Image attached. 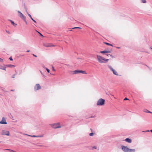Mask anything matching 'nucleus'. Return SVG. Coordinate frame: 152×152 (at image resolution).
Listing matches in <instances>:
<instances>
[{
  "mask_svg": "<svg viewBox=\"0 0 152 152\" xmlns=\"http://www.w3.org/2000/svg\"><path fill=\"white\" fill-rule=\"evenodd\" d=\"M94 134V133H90L89 135L90 136H93Z\"/></svg>",
  "mask_w": 152,
  "mask_h": 152,
  "instance_id": "nucleus-20",
  "label": "nucleus"
},
{
  "mask_svg": "<svg viewBox=\"0 0 152 152\" xmlns=\"http://www.w3.org/2000/svg\"><path fill=\"white\" fill-rule=\"evenodd\" d=\"M104 43L106 45H110L112 46H113V45H112L111 44H110V43H108L105 42Z\"/></svg>",
  "mask_w": 152,
  "mask_h": 152,
  "instance_id": "nucleus-17",
  "label": "nucleus"
},
{
  "mask_svg": "<svg viewBox=\"0 0 152 152\" xmlns=\"http://www.w3.org/2000/svg\"><path fill=\"white\" fill-rule=\"evenodd\" d=\"M2 134L3 135H5L7 136H9L10 135V132L9 131L3 130L2 132Z\"/></svg>",
  "mask_w": 152,
  "mask_h": 152,
  "instance_id": "nucleus-9",
  "label": "nucleus"
},
{
  "mask_svg": "<svg viewBox=\"0 0 152 152\" xmlns=\"http://www.w3.org/2000/svg\"><path fill=\"white\" fill-rule=\"evenodd\" d=\"M0 124H7V123L4 117H3L2 120L1 121H0Z\"/></svg>",
  "mask_w": 152,
  "mask_h": 152,
  "instance_id": "nucleus-11",
  "label": "nucleus"
},
{
  "mask_svg": "<svg viewBox=\"0 0 152 152\" xmlns=\"http://www.w3.org/2000/svg\"><path fill=\"white\" fill-rule=\"evenodd\" d=\"M11 91H14V90H11Z\"/></svg>",
  "mask_w": 152,
  "mask_h": 152,
  "instance_id": "nucleus-34",
  "label": "nucleus"
},
{
  "mask_svg": "<svg viewBox=\"0 0 152 152\" xmlns=\"http://www.w3.org/2000/svg\"><path fill=\"white\" fill-rule=\"evenodd\" d=\"M93 148H94V149H96V146H94L93 147Z\"/></svg>",
  "mask_w": 152,
  "mask_h": 152,
  "instance_id": "nucleus-25",
  "label": "nucleus"
},
{
  "mask_svg": "<svg viewBox=\"0 0 152 152\" xmlns=\"http://www.w3.org/2000/svg\"><path fill=\"white\" fill-rule=\"evenodd\" d=\"M104 102L105 100L101 98L98 100L96 104L97 105H103L104 104Z\"/></svg>",
  "mask_w": 152,
  "mask_h": 152,
  "instance_id": "nucleus-3",
  "label": "nucleus"
},
{
  "mask_svg": "<svg viewBox=\"0 0 152 152\" xmlns=\"http://www.w3.org/2000/svg\"><path fill=\"white\" fill-rule=\"evenodd\" d=\"M151 49H152V48H151Z\"/></svg>",
  "mask_w": 152,
  "mask_h": 152,
  "instance_id": "nucleus-40",
  "label": "nucleus"
},
{
  "mask_svg": "<svg viewBox=\"0 0 152 152\" xmlns=\"http://www.w3.org/2000/svg\"><path fill=\"white\" fill-rule=\"evenodd\" d=\"M40 35L42 37H43V36L41 34H40Z\"/></svg>",
  "mask_w": 152,
  "mask_h": 152,
  "instance_id": "nucleus-32",
  "label": "nucleus"
},
{
  "mask_svg": "<svg viewBox=\"0 0 152 152\" xmlns=\"http://www.w3.org/2000/svg\"><path fill=\"white\" fill-rule=\"evenodd\" d=\"M46 70L48 73L50 72V70L48 69V68H46Z\"/></svg>",
  "mask_w": 152,
  "mask_h": 152,
  "instance_id": "nucleus-22",
  "label": "nucleus"
},
{
  "mask_svg": "<svg viewBox=\"0 0 152 152\" xmlns=\"http://www.w3.org/2000/svg\"><path fill=\"white\" fill-rule=\"evenodd\" d=\"M11 60V61H12L13 59L12 58V57H10V58H9Z\"/></svg>",
  "mask_w": 152,
  "mask_h": 152,
  "instance_id": "nucleus-23",
  "label": "nucleus"
},
{
  "mask_svg": "<svg viewBox=\"0 0 152 152\" xmlns=\"http://www.w3.org/2000/svg\"><path fill=\"white\" fill-rule=\"evenodd\" d=\"M15 75H13V76H12V77L13 78H15Z\"/></svg>",
  "mask_w": 152,
  "mask_h": 152,
  "instance_id": "nucleus-30",
  "label": "nucleus"
},
{
  "mask_svg": "<svg viewBox=\"0 0 152 152\" xmlns=\"http://www.w3.org/2000/svg\"><path fill=\"white\" fill-rule=\"evenodd\" d=\"M10 21H11L12 24L14 26H15L16 25V24L14 23L13 21H12L11 20H10Z\"/></svg>",
  "mask_w": 152,
  "mask_h": 152,
  "instance_id": "nucleus-16",
  "label": "nucleus"
},
{
  "mask_svg": "<svg viewBox=\"0 0 152 152\" xmlns=\"http://www.w3.org/2000/svg\"><path fill=\"white\" fill-rule=\"evenodd\" d=\"M32 136L33 137H38L37 136H35V135Z\"/></svg>",
  "mask_w": 152,
  "mask_h": 152,
  "instance_id": "nucleus-31",
  "label": "nucleus"
},
{
  "mask_svg": "<svg viewBox=\"0 0 152 152\" xmlns=\"http://www.w3.org/2000/svg\"><path fill=\"white\" fill-rule=\"evenodd\" d=\"M98 61L100 63L107 62L109 59H105L102 56L97 55H96Z\"/></svg>",
  "mask_w": 152,
  "mask_h": 152,
  "instance_id": "nucleus-1",
  "label": "nucleus"
},
{
  "mask_svg": "<svg viewBox=\"0 0 152 152\" xmlns=\"http://www.w3.org/2000/svg\"><path fill=\"white\" fill-rule=\"evenodd\" d=\"M6 32H7V33L9 34H10V32L8 31H6Z\"/></svg>",
  "mask_w": 152,
  "mask_h": 152,
  "instance_id": "nucleus-28",
  "label": "nucleus"
},
{
  "mask_svg": "<svg viewBox=\"0 0 152 152\" xmlns=\"http://www.w3.org/2000/svg\"><path fill=\"white\" fill-rule=\"evenodd\" d=\"M7 66L9 67H15V66L14 65H12L11 64L8 65Z\"/></svg>",
  "mask_w": 152,
  "mask_h": 152,
  "instance_id": "nucleus-15",
  "label": "nucleus"
},
{
  "mask_svg": "<svg viewBox=\"0 0 152 152\" xmlns=\"http://www.w3.org/2000/svg\"><path fill=\"white\" fill-rule=\"evenodd\" d=\"M129 100V99L127 98H125L124 99V100Z\"/></svg>",
  "mask_w": 152,
  "mask_h": 152,
  "instance_id": "nucleus-26",
  "label": "nucleus"
},
{
  "mask_svg": "<svg viewBox=\"0 0 152 152\" xmlns=\"http://www.w3.org/2000/svg\"><path fill=\"white\" fill-rule=\"evenodd\" d=\"M121 148L124 152H134L135 151V149H131L127 148V147L122 146Z\"/></svg>",
  "mask_w": 152,
  "mask_h": 152,
  "instance_id": "nucleus-2",
  "label": "nucleus"
},
{
  "mask_svg": "<svg viewBox=\"0 0 152 152\" xmlns=\"http://www.w3.org/2000/svg\"><path fill=\"white\" fill-rule=\"evenodd\" d=\"M110 52L109 51H105V50L103 51H101L100 52V53H110Z\"/></svg>",
  "mask_w": 152,
  "mask_h": 152,
  "instance_id": "nucleus-13",
  "label": "nucleus"
},
{
  "mask_svg": "<svg viewBox=\"0 0 152 152\" xmlns=\"http://www.w3.org/2000/svg\"><path fill=\"white\" fill-rule=\"evenodd\" d=\"M125 141L129 143H131L132 142V140H131L129 138H126L125 140Z\"/></svg>",
  "mask_w": 152,
  "mask_h": 152,
  "instance_id": "nucleus-12",
  "label": "nucleus"
},
{
  "mask_svg": "<svg viewBox=\"0 0 152 152\" xmlns=\"http://www.w3.org/2000/svg\"><path fill=\"white\" fill-rule=\"evenodd\" d=\"M43 45L46 47H54L55 45H53L51 43H46L43 44Z\"/></svg>",
  "mask_w": 152,
  "mask_h": 152,
  "instance_id": "nucleus-7",
  "label": "nucleus"
},
{
  "mask_svg": "<svg viewBox=\"0 0 152 152\" xmlns=\"http://www.w3.org/2000/svg\"><path fill=\"white\" fill-rule=\"evenodd\" d=\"M41 87L39 84H36L34 86V89L35 91H37L40 89Z\"/></svg>",
  "mask_w": 152,
  "mask_h": 152,
  "instance_id": "nucleus-8",
  "label": "nucleus"
},
{
  "mask_svg": "<svg viewBox=\"0 0 152 152\" xmlns=\"http://www.w3.org/2000/svg\"><path fill=\"white\" fill-rule=\"evenodd\" d=\"M52 68H53V71H55V69H54V67H52Z\"/></svg>",
  "mask_w": 152,
  "mask_h": 152,
  "instance_id": "nucleus-29",
  "label": "nucleus"
},
{
  "mask_svg": "<svg viewBox=\"0 0 152 152\" xmlns=\"http://www.w3.org/2000/svg\"><path fill=\"white\" fill-rule=\"evenodd\" d=\"M3 60L2 59L0 58V62H3Z\"/></svg>",
  "mask_w": 152,
  "mask_h": 152,
  "instance_id": "nucleus-24",
  "label": "nucleus"
},
{
  "mask_svg": "<svg viewBox=\"0 0 152 152\" xmlns=\"http://www.w3.org/2000/svg\"><path fill=\"white\" fill-rule=\"evenodd\" d=\"M33 55L34 56H35V57H37V56H36V55H34V54H33Z\"/></svg>",
  "mask_w": 152,
  "mask_h": 152,
  "instance_id": "nucleus-27",
  "label": "nucleus"
},
{
  "mask_svg": "<svg viewBox=\"0 0 152 152\" xmlns=\"http://www.w3.org/2000/svg\"><path fill=\"white\" fill-rule=\"evenodd\" d=\"M2 69L4 70H6V69H4H4Z\"/></svg>",
  "mask_w": 152,
  "mask_h": 152,
  "instance_id": "nucleus-35",
  "label": "nucleus"
},
{
  "mask_svg": "<svg viewBox=\"0 0 152 152\" xmlns=\"http://www.w3.org/2000/svg\"><path fill=\"white\" fill-rule=\"evenodd\" d=\"M51 126L54 129H57L58 128H60L61 126L59 123H55L51 124Z\"/></svg>",
  "mask_w": 152,
  "mask_h": 152,
  "instance_id": "nucleus-5",
  "label": "nucleus"
},
{
  "mask_svg": "<svg viewBox=\"0 0 152 152\" xmlns=\"http://www.w3.org/2000/svg\"><path fill=\"white\" fill-rule=\"evenodd\" d=\"M38 32L39 33V34L40 35V34H41L40 33Z\"/></svg>",
  "mask_w": 152,
  "mask_h": 152,
  "instance_id": "nucleus-37",
  "label": "nucleus"
},
{
  "mask_svg": "<svg viewBox=\"0 0 152 152\" xmlns=\"http://www.w3.org/2000/svg\"><path fill=\"white\" fill-rule=\"evenodd\" d=\"M109 68L110 69L112 70L113 72V74L116 75H118V72L115 71L114 69H113V68L111 66H109Z\"/></svg>",
  "mask_w": 152,
  "mask_h": 152,
  "instance_id": "nucleus-10",
  "label": "nucleus"
},
{
  "mask_svg": "<svg viewBox=\"0 0 152 152\" xmlns=\"http://www.w3.org/2000/svg\"><path fill=\"white\" fill-rule=\"evenodd\" d=\"M75 28L81 29V28H80V27H74L72 28V29H75Z\"/></svg>",
  "mask_w": 152,
  "mask_h": 152,
  "instance_id": "nucleus-18",
  "label": "nucleus"
},
{
  "mask_svg": "<svg viewBox=\"0 0 152 152\" xmlns=\"http://www.w3.org/2000/svg\"><path fill=\"white\" fill-rule=\"evenodd\" d=\"M91 131H92V129H91Z\"/></svg>",
  "mask_w": 152,
  "mask_h": 152,
  "instance_id": "nucleus-38",
  "label": "nucleus"
},
{
  "mask_svg": "<svg viewBox=\"0 0 152 152\" xmlns=\"http://www.w3.org/2000/svg\"><path fill=\"white\" fill-rule=\"evenodd\" d=\"M149 130L146 131V132H149Z\"/></svg>",
  "mask_w": 152,
  "mask_h": 152,
  "instance_id": "nucleus-39",
  "label": "nucleus"
},
{
  "mask_svg": "<svg viewBox=\"0 0 152 152\" xmlns=\"http://www.w3.org/2000/svg\"><path fill=\"white\" fill-rule=\"evenodd\" d=\"M147 112V113H152L148 110H147V111L146 112Z\"/></svg>",
  "mask_w": 152,
  "mask_h": 152,
  "instance_id": "nucleus-21",
  "label": "nucleus"
},
{
  "mask_svg": "<svg viewBox=\"0 0 152 152\" xmlns=\"http://www.w3.org/2000/svg\"><path fill=\"white\" fill-rule=\"evenodd\" d=\"M74 74H76L77 73H81L84 74H86V71H82L79 70H77L74 71Z\"/></svg>",
  "mask_w": 152,
  "mask_h": 152,
  "instance_id": "nucleus-6",
  "label": "nucleus"
},
{
  "mask_svg": "<svg viewBox=\"0 0 152 152\" xmlns=\"http://www.w3.org/2000/svg\"><path fill=\"white\" fill-rule=\"evenodd\" d=\"M28 15H29V16L30 17V18H31L34 21V22L35 23H36V22L35 20H34L33 18H32L31 15L29 14H28Z\"/></svg>",
  "mask_w": 152,
  "mask_h": 152,
  "instance_id": "nucleus-14",
  "label": "nucleus"
},
{
  "mask_svg": "<svg viewBox=\"0 0 152 152\" xmlns=\"http://www.w3.org/2000/svg\"><path fill=\"white\" fill-rule=\"evenodd\" d=\"M29 51H30V50H27V52H29Z\"/></svg>",
  "mask_w": 152,
  "mask_h": 152,
  "instance_id": "nucleus-33",
  "label": "nucleus"
},
{
  "mask_svg": "<svg viewBox=\"0 0 152 152\" xmlns=\"http://www.w3.org/2000/svg\"><path fill=\"white\" fill-rule=\"evenodd\" d=\"M18 12L19 14V16L25 22L26 24H27V22L26 20V18L25 16H24L19 11H18Z\"/></svg>",
  "mask_w": 152,
  "mask_h": 152,
  "instance_id": "nucleus-4",
  "label": "nucleus"
},
{
  "mask_svg": "<svg viewBox=\"0 0 152 152\" xmlns=\"http://www.w3.org/2000/svg\"><path fill=\"white\" fill-rule=\"evenodd\" d=\"M142 1L143 3H145L146 2V1L145 0H141Z\"/></svg>",
  "mask_w": 152,
  "mask_h": 152,
  "instance_id": "nucleus-19",
  "label": "nucleus"
},
{
  "mask_svg": "<svg viewBox=\"0 0 152 152\" xmlns=\"http://www.w3.org/2000/svg\"><path fill=\"white\" fill-rule=\"evenodd\" d=\"M150 131L152 132V129L150 130Z\"/></svg>",
  "mask_w": 152,
  "mask_h": 152,
  "instance_id": "nucleus-36",
  "label": "nucleus"
}]
</instances>
